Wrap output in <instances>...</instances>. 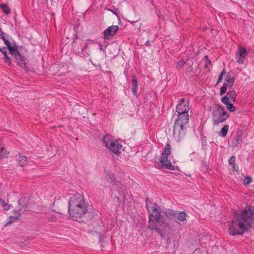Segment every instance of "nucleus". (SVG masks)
<instances>
[{
  "label": "nucleus",
  "instance_id": "nucleus-1",
  "mask_svg": "<svg viewBox=\"0 0 254 254\" xmlns=\"http://www.w3.org/2000/svg\"><path fill=\"white\" fill-rule=\"evenodd\" d=\"M254 211L249 207L235 214L234 220L229 224V230L231 235H240L248 230L254 222Z\"/></svg>",
  "mask_w": 254,
  "mask_h": 254
},
{
  "label": "nucleus",
  "instance_id": "nucleus-2",
  "mask_svg": "<svg viewBox=\"0 0 254 254\" xmlns=\"http://www.w3.org/2000/svg\"><path fill=\"white\" fill-rule=\"evenodd\" d=\"M68 214L72 219L81 218L88 210L83 196L75 192L69 194Z\"/></svg>",
  "mask_w": 254,
  "mask_h": 254
},
{
  "label": "nucleus",
  "instance_id": "nucleus-3",
  "mask_svg": "<svg viewBox=\"0 0 254 254\" xmlns=\"http://www.w3.org/2000/svg\"><path fill=\"white\" fill-rule=\"evenodd\" d=\"M146 205L149 214L148 227L150 229L159 231V228L156 224H160L165 227L169 224V221L165 220L164 215L161 214V208L159 205L156 204H152L148 198L146 199Z\"/></svg>",
  "mask_w": 254,
  "mask_h": 254
},
{
  "label": "nucleus",
  "instance_id": "nucleus-4",
  "mask_svg": "<svg viewBox=\"0 0 254 254\" xmlns=\"http://www.w3.org/2000/svg\"><path fill=\"white\" fill-rule=\"evenodd\" d=\"M189 121V114H178L174 127V136L177 141L183 140L186 133V125Z\"/></svg>",
  "mask_w": 254,
  "mask_h": 254
},
{
  "label": "nucleus",
  "instance_id": "nucleus-5",
  "mask_svg": "<svg viewBox=\"0 0 254 254\" xmlns=\"http://www.w3.org/2000/svg\"><path fill=\"white\" fill-rule=\"evenodd\" d=\"M102 140L106 148L112 153L118 155L121 153L123 146L119 140L114 138L109 134H106Z\"/></svg>",
  "mask_w": 254,
  "mask_h": 254
},
{
  "label": "nucleus",
  "instance_id": "nucleus-6",
  "mask_svg": "<svg viewBox=\"0 0 254 254\" xmlns=\"http://www.w3.org/2000/svg\"><path fill=\"white\" fill-rule=\"evenodd\" d=\"M229 114L223 106L220 105H216L212 111L213 124L216 126L225 121L229 117Z\"/></svg>",
  "mask_w": 254,
  "mask_h": 254
},
{
  "label": "nucleus",
  "instance_id": "nucleus-7",
  "mask_svg": "<svg viewBox=\"0 0 254 254\" xmlns=\"http://www.w3.org/2000/svg\"><path fill=\"white\" fill-rule=\"evenodd\" d=\"M237 95L234 90H230L221 98L222 103L226 106L227 109L230 112H233L236 110L234 103L236 101Z\"/></svg>",
  "mask_w": 254,
  "mask_h": 254
},
{
  "label": "nucleus",
  "instance_id": "nucleus-8",
  "mask_svg": "<svg viewBox=\"0 0 254 254\" xmlns=\"http://www.w3.org/2000/svg\"><path fill=\"white\" fill-rule=\"evenodd\" d=\"M190 109V102L188 100L184 98H181L178 102L176 107V112L178 114H189V111Z\"/></svg>",
  "mask_w": 254,
  "mask_h": 254
},
{
  "label": "nucleus",
  "instance_id": "nucleus-9",
  "mask_svg": "<svg viewBox=\"0 0 254 254\" xmlns=\"http://www.w3.org/2000/svg\"><path fill=\"white\" fill-rule=\"evenodd\" d=\"M10 53L14 57L15 62L20 67L22 68H25L26 67L25 60L18 52L17 47L14 49L11 48Z\"/></svg>",
  "mask_w": 254,
  "mask_h": 254
},
{
  "label": "nucleus",
  "instance_id": "nucleus-10",
  "mask_svg": "<svg viewBox=\"0 0 254 254\" xmlns=\"http://www.w3.org/2000/svg\"><path fill=\"white\" fill-rule=\"evenodd\" d=\"M249 53V51L243 47L239 46L238 51L235 54V58L239 64L244 63L245 59Z\"/></svg>",
  "mask_w": 254,
  "mask_h": 254
},
{
  "label": "nucleus",
  "instance_id": "nucleus-11",
  "mask_svg": "<svg viewBox=\"0 0 254 254\" xmlns=\"http://www.w3.org/2000/svg\"><path fill=\"white\" fill-rule=\"evenodd\" d=\"M119 28V26L117 25H112L108 27L104 32V39L109 40L110 38L113 37Z\"/></svg>",
  "mask_w": 254,
  "mask_h": 254
},
{
  "label": "nucleus",
  "instance_id": "nucleus-12",
  "mask_svg": "<svg viewBox=\"0 0 254 254\" xmlns=\"http://www.w3.org/2000/svg\"><path fill=\"white\" fill-rule=\"evenodd\" d=\"M159 165L162 168L170 170H176L178 167L172 165L170 160L168 158H161Z\"/></svg>",
  "mask_w": 254,
  "mask_h": 254
},
{
  "label": "nucleus",
  "instance_id": "nucleus-13",
  "mask_svg": "<svg viewBox=\"0 0 254 254\" xmlns=\"http://www.w3.org/2000/svg\"><path fill=\"white\" fill-rule=\"evenodd\" d=\"M105 178L107 181L110 182V186L113 189H117L119 187L120 183L117 182L115 179L114 175L112 172H106L105 175Z\"/></svg>",
  "mask_w": 254,
  "mask_h": 254
},
{
  "label": "nucleus",
  "instance_id": "nucleus-14",
  "mask_svg": "<svg viewBox=\"0 0 254 254\" xmlns=\"http://www.w3.org/2000/svg\"><path fill=\"white\" fill-rule=\"evenodd\" d=\"M1 38L3 40L4 44L7 46L9 52H10V49L12 48V49H15L17 47L16 44L13 42V43H11L8 40V36L6 35L5 33H2L0 34Z\"/></svg>",
  "mask_w": 254,
  "mask_h": 254
},
{
  "label": "nucleus",
  "instance_id": "nucleus-15",
  "mask_svg": "<svg viewBox=\"0 0 254 254\" xmlns=\"http://www.w3.org/2000/svg\"><path fill=\"white\" fill-rule=\"evenodd\" d=\"M16 159L18 165L21 167H23L27 164V157L21 154H19L16 156Z\"/></svg>",
  "mask_w": 254,
  "mask_h": 254
},
{
  "label": "nucleus",
  "instance_id": "nucleus-16",
  "mask_svg": "<svg viewBox=\"0 0 254 254\" xmlns=\"http://www.w3.org/2000/svg\"><path fill=\"white\" fill-rule=\"evenodd\" d=\"M163 214L165 217L164 220H168L169 221V223L170 222V219L176 216V213L174 210L172 209H167L165 210L163 212Z\"/></svg>",
  "mask_w": 254,
  "mask_h": 254
},
{
  "label": "nucleus",
  "instance_id": "nucleus-17",
  "mask_svg": "<svg viewBox=\"0 0 254 254\" xmlns=\"http://www.w3.org/2000/svg\"><path fill=\"white\" fill-rule=\"evenodd\" d=\"M171 154V146L169 144L165 145L162 152L161 158H168L169 155Z\"/></svg>",
  "mask_w": 254,
  "mask_h": 254
},
{
  "label": "nucleus",
  "instance_id": "nucleus-18",
  "mask_svg": "<svg viewBox=\"0 0 254 254\" xmlns=\"http://www.w3.org/2000/svg\"><path fill=\"white\" fill-rule=\"evenodd\" d=\"M138 85L135 76H133L132 78V88L131 90L133 94L134 95L137 94V89Z\"/></svg>",
  "mask_w": 254,
  "mask_h": 254
},
{
  "label": "nucleus",
  "instance_id": "nucleus-19",
  "mask_svg": "<svg viewBox=\"0 0 254 254\" xmlns=\"http://www.w3.org/2000/svg\"><path fill=\"white\" fill-rule=\"evenodd\" d=\"M225 80L227 81V86L231 88L234 85V79L233 77L230 75H227L225 77Z\"/></svg>",
  "mask_w": 254,
  "mask_h": 254
},
{
  "label": "nucleus",
  "instance_id": "nucleus-20",
  "mask_svg": "<svg viewBox=\"0 0 254 254\" xmlns=\"http://www.w3.org/2000/svg\"><path fill=\"white\" fill-rule=\"evenodd\" d=\"M177 219L180 222H184L186 219V213L184 211L180 212L177 215Z\"/></svg>",
  "mask_w": 254,
  "mask_h": 254
},
{
  "label": "nucleus",
  "instance_id": "nucleus-21",
  "mask_svg": "<svg viewBox=\"0 0 254 254\" xmlns=\"http://www.w3.org/2000/svg\"><path fill=\"white\" fill-rule=\"evenodd\" d=\"M20 216V213L17 211L15 213V215L12 216H11L9 217V221L6 223L7 225L11 224L12 222L17 220Z\"/></svg>",
  "mask_w": 254,
  "mask_h": 254
},
{
  "label": "nucleus",
  "instance_id": "nucleus-22",
  "mask_svg": "<svg viewBox=\"0 0 254 254\" xmlns=\"http://www.w3.org/2000/svg\"><path fill=\"white\" fill-rule=\"evenodd\" d=\"M229 126L228 125H225L221 129L220 132V135L222 137H225L228 132L229 129Z\"/></svg>",
  "mask_w": 254,
  "mask_h": 254
},
{
  "label": "nucleus",
  "instance_id": "nucleus-23",
  "mask_svg": "<svg viewBox=\"0 0 254 254\" xmlns=\"http://www.w3.org/2000/svg\"><path fill=\"white\" fill-rule=\"evenodd\" d=\"M0 7L4 13L7 14L10 13V8L7 5L2 3L0 5Z\"/></svg>",
  "mask_w": 254,
  "mask_h": 254
},
{
  "label": "nucleus",
  "instance_id": "nucleus-24",
  "mask_svg": "<svg viewBox=\"0 0 254 254\" xmlns=\"http://www.w3.org/2000/svg\"><path fill=\"white\" fill-rule=\"evenodd\" d=\"M0 204L2 205L3 209L4 210H8L10 205L6 203L3 199L0 198Z\"/></svg>",
  "mask_w": 254,
  "mask_h": 254
},
{
  "label": "nucleus",
  "instance_id": "nucleus-25",
  "mask_svg": "<svg viewBox=\"0 0 254 254\" xmlns=\"http://www.w3.org/2000/svg\"><path fill=\"white\" fill-rule=\"evenodd\" d=\"M227 87H228L227 86V84H226V83H224V85L223 86H222L220 88V95H223L226 92L227 89Z\"/></svg>",
  "mask_w": 254,
  "mask_h": 254
},
{
  "label": "nucleus",
  "instance_id": "nucleus-26",
  "mask_svg": "<svg viewBox=\"0 0 254 254\" xmlns=\"http://www.w3.org/2000/svg\"><path fill=\"white\" fill-rule=\"evenodd\" d=\"M8 154V152L3 147L0 148V158H4L6 157V155Z\"/></svg>",
  "mask_w": 254,
  "mask_h": 254
},
{
  "label": "nucleus",
  "instance_id": "nucleus-27",
  "mask_svg": "<svg viewBox=\"0 0 254 254\" xmlns=\"http://www.w3.org/2000/svg\"><path fill=\"white\" fill-rule=\"evenodd\" d=\"M186 63V62L184 60L182 59L177 63V67L178 68L182 67Z\"/></svg>",
  "mask_w": 254,
  "mask_h": 254
},
{
  "label": "nucleus",
  "instance_id": "nucleus-28",
  "mask_svg": "<svg viewBox=\"0 0 254 254\" xmlns=\"http://www.w3.org/2000/svg\"><path fill=\"white\" fill-rule=\"evenodd\" d=\"M3 60L5 63H7L8 65H11V61L10 58L7 55V54H5V55H4Z\"/></svg>",
  "mask_w": 254,
  "mask_h": 254
},
{
  "label": "nucleus",
  "instance_id": "nucleus-29",
  "mask_svg": "<svg viewBox=\"0 0 254 254\" xmlns=\"http://www.w3.org/2000/svg\"><path fill=\"white\" fill-rule=\"evenodd\" d=\"M109 11H111L112 12H113L115 15H116L118 18H119V10L116 8H114V9H107Z\"/></svg>",
  "mask_w": 254,
  "mask_h": 254
},
{
  "label": "nucleus",
  "instance_id": "nucleus-30",
  "mask_svg": "<svg viewBox=\"0 0 254 254\" xmlns=\"http://www.w3.org/2000/svg\"><path fill=\"white\" fill-rule=\"evenodd\" d=\"M252 182V179L250 177H246L245 180L243 181V184L244 185L246 186L249 185Z\"/></svg>",
  "mask_w": 254,
  "mask_h": 254
},
{
  "label": "nucleus",
  "instance_id": "nucleus-31",
  "mask_svg": "<svg viewBox=\"0 0 254 254\" xmlns=\"http://www.w3.org/2000/svg\"><path fill=\"white\" fill-rule=\"evenodd\" d=\"M241 142V138L238 136L233 141V145L235 146L239 145Z\"/></svg>",
  "mask_w": 254,
  "mask_h": 254
},
{
  "label": "nucleus",
  "instance_id": "nucleus-32",
  "mask_svg": "<svg viewBox=\"0 0 254 254\" xmlns=\"http://www.w3.org/2000/svg\"><path fill=\"white\" fill-rule=\"evenodd\" d=\"M229 163L230 165H235V157L234 156H232L229 160Z\"/></svg>",
  "mask_w": 254,
  "mask_h": 254
},
{
  "label": "nucleus",
  "instance_id": "nucleus-33",
  "mask_svg": "<svg viewBox=\"0 0 254 254\" xmlns=\"http://www.w3.org/2000/svg\"><path fill=\"white\" fill-rule=\"evenodd\" d=\"M226 73V71L225 70H223V71L221 72V74L219 75V77L218 78L217 83H219L222 81V76L224 74Z\"/></svg>",
  "mask_w": 254,
  "mask_h": 254
},
{
  "label": "nucleus",
  "instance_id": "nucleus-34",
  "mask_svg": "<svg viewBox=\"0 0 254 254\" xmlns=\"http://www.w3.org/2000/svg\"><path fill=\"white\" fill-rule=\"evenodd\" d=\"M56 220V216L55 214L52 215L51 218L49 219V221L51 222H54Z\"/></svg>",
  "mask_w": 254,
  "mask_h": 254
},
{
  "label": "nucleus",
  "instance_id": "nucleus-35",
  "mask_svg": "<svg viewBox=\"0 0 254 254\" xmlns=\"http://www.w3.org/2000/svg\"><path fill=\"white\" fill-rule=\"evenodd\" d=\"M0 51L3 54V55H4L5 54H7L6 48L5 47L0 48Z\"/></svg>",
  "mask_w": 254,
  "mask_h": 254
},
{
  "label": "nucleus",
  "instance_id": "nucleus-36",
  "mask_svg": "<svg viewBox=\"0 0 254 254\" xmlns=\"http://www.w3.org/2000/svg\"><path fill=\"white\" fill-rule=\"evenodd\" d=\"M93 41L92 40H88L86 42V44L84 47V49H86V48L87 47V45H89V44H92L93 43Z\"/></svg>",
  "mask_w": 254,
  "mask_h": 254
},
{
  "label": "nucleus",
  "instance_id": "nucleus-37",
  "mask_svg": "<svg viewBox=\"0 0 254 254\" xmlns=\"http://www.w3.org/2000/svg\"><path fill=\"white\" fill-rule=\"evenodd\" d=\"M100 50H103V47L102 46H101V47H100Z\"/></svg>",
  "mask_w": 254,
  "mask_h": 254
}]
</instances>
